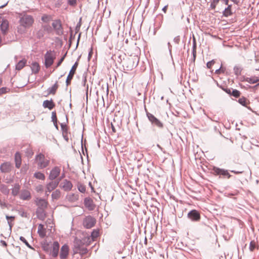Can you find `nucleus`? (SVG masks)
<instances>
[{
  "label": "nucleus",
  "mask_w": 259,
  "mask_h": 259,
  "mask_svg": "<svg viewBox=\"0 0 259 259\" xmlns=\"http://www.w3.org/2000/svg\"><path fill=\"white\" fill-rule=\"evenodd\" d=\"M213 174L217 176H219L221 178L226 179V175L227 174L228 171H230L235 175L241 174L243 172V170H231L226 169L224 168H220L217 166H213L212 168Z\"/></svg>",
  "instance_id": "obj_1"
},
{
  "label": "nucleus",
  "mask_w": 259,
  "mask_h": 259,
  "mask_svg": "<svg viewBox=\"0 0 259 259\" xmlns=\"http://www.w3.org/2000/svg\"><path fill=\"white\" fill-rule=\"evenodd\" d=\"M21 16L19 22L21 26L25 28L30 27L34 23V20L31 15H29L25 13L20 14Z\"/></svg>",
  "instance_id": "obj_2"
},
{
  "label": "nucleus",
  "mask_w": 259,
  "mask_h": 259,
  "mask_svg": "<svg viewBox=\"0 0 259 259\" xmlns=\"http://www.w3.org/2000/svg\"><path fill=\"white\" fill-rule=\"evenodd\" d=\"M145 110L146 114V116L148 119L149 121L151 123L152 125L156 126L159 128H162L164 127L163 123L157 117H156L153 114L149 113L146 107L145 106Z\"/></svg>",
  "instance_id": "obj_3"
},
{
  "label": "nucleus",
  "mask_w": 259,
  "mask_h": 259,
  "mask_svg": "<svg viewBox=\"0 0 259 259\" xmlns=\"http://www.w3.org/2000/svg\"><path fill=\"white\" fill-rule=\"evenodd\" d=\"M54 51H48L44 55V65L46 68H50L56 59V55L54 54Z\"/></svg>",
  "instance_id": "obj_4"
},
{
  "label": "nucleus",
  "mask_w": 259,
  "mask_h": 259,
  "mask_svg": "<svg viewBox=\"0 0 259 259\" xmlns=\"http://www.w3.org/2000/svg\"><path fill=\"white\" fill-rule=\"evenodd\" d=\"M136 59V58H133L130 57H125V58H123L122 66L124 70L130 71L134 67H136L138 65V62L136 64L135 62V60Z\"/></svg>",
  "instance_id": "obj_5"
},
{
  "label": "nucleus",
  "mask_w": 259,
  "mask_h": 259,
  "mask_svg": "<svg viewBox=\"0 0 259 259\" xmlns=\"http://www.w3.org/2000/svg\"><path fill=\"white\" fill-rule=\"evenodd\" d=\"M35 160L38 162V167L40 169L46 167L50 163V161L46 159L44 154L41 153H39L35 156Z\"/></svg>",
  "instance_id": "obj_6"
},
{
  "label": "nucleus",
  "mask_w": 259,
  "mask_h": 259,
  "mask_svg": "<svg viewBox=\"0 0 259 259\" xmlns=\"http://www.w3.org/2000/svg\"><path fill=\"white\" fill-rule=\"evenodd\" d=\"M187 218L191 222H198L201 218V212L197 209H193L188 212Z\"/></svg>",
  "instance_id": "obj_7"
},
{
  "label": "nucleus",
  "mask_w": 259,
  "mask_h": 259,
  "mask_svg": "<svg viewBox=\"0 0 259 259\" xmlns=\"http://www.w3.org/2000/svg\"><path fill=\"white\" fill-rule=\"evenodd\" d=\"M53 30L55 31L56 34L57 35H62L63 34V27L60 19L55 20L52 23Z\"/></svg>",
  "instance_id": "obj_8"
},
{
  "label": "nucleus",
  "mask_w": 259,
  "mask_h": 259,
  "mask_svg": "<svg viewBox=\"0 0 259 259\" xmlns=\"http://www.w3.org/2000/svg\"><path fill=\"white\" fill-rule=\"evenodd\" d=\"M79 59V57L77 59V61L74 63V64L72 66L69 74L67 77L66 80V86H68L71 84V80L72 79L75 72L76 70L78 67V60Z\"/></svg>",
  "instance_id": "obj_9"
},
{
  "label": "nucleus",
  "mask_w": 259,
  "mask_h": 259,
  "mask_svg": "<svg viewBox=\"0 0 259 259\" xmlns=\"http://www.w3.org/2000/svg\"><path fill=\"white\" fill-rule=\"evenodd\" d=\"M96 223V220L91 215L86 216L83 220V226L86 229H91Z\"/></svg>",
  "instance_id": "obj_10"
},
{
  "label": "nucleus",
  "mask_w": 259,
  "mask_h": 259,
  "mask_svg": "<svg viewBox=\"0 0 259 259\" xmlns=\"http://www.w3.org/2000/svg\"><path fill=\"white\" fill-rule=\"evenodd\" d=\"M85 239L82 240L75 238L74 242V254L78 253L79 250H81V248H82V246L85 244Z\"/></svg>",
  "instance_id": "obj_11"
},
{
  "label": "nucleus",
  "mask_w": 259,
  "mask_h": 259,
  "mask_svg": "<svg viewBox=\"0 0 259 259\" xmlns=\"http://www.w3.org/2000/svg\"><path fill=\"white\" fill-rule=\"evenodd\" d=\"M1 23L0 24V29L2 31V34L4 35H6L9 31V23L8 21L6 19H2L1 21Z\"/></svg>",
  "instance_id": "obj_12"
},
{
  "label": "nucleus",
  "mask_w": 259,
  "mask_h": 259,
  "mask_svg": "<svg viewBox=\"0 0 259 259\" xmlns=\"http://www.w3.org/2000/svg\"><path fill=\"white\" fill-rule=\"evenodd\" d=\"M59 248L60 244L59 242L57 241H54L52 245V249H50V253L53 257L55 258L58 256Z\"/></svg>",
  "instance_id": "obj_13"
},
{
  "label": "nucleus",
  "mask_w": 259,
  "mask_h": 259,
  "mask_svg": "<svg viewBox=\"0 0 259 259\" xmlns=\"http://www.w3.org/2000/svg\"><path fill=\"white\" fill-rule=\"evenodd\" d=\"M12 164L9 162L2 163L0 165L1 171L3 173L9 172L12 170Z\"/></svg>",
  "instance_id": "obj_14"
},
{
  "label": "nucleus",
  "mask_w": 259,
  "mask_h": 259,
  "mask_svg": "<svg viewBox=\"0 0 259 259\" xmlns=\"http://www.w3.org/2000/svg\"><path fill=\"white\" fill-rule=\"evenodd\" d=\"M84 205L89 210H93L96 207L93 200L90 197H85L84 199Z\"/></svg>",
  "instance_id": "obj_15"
},
{
  "label": "nucleus",
  "mask_w": 259,
  "mask_h": 259,
  "mask_svg": "<svg viewBox=\"0 0 259 259\" xmlns=\"http://www.w3.org/2000/svg\"><path fill=\"white\" fill-rule=\"evenodd\" d=\"M61 170L58 166H55L51 170L50 175L49 176V179L50 180H55L57 177H58L60 174Z\"/></svg>",
  "instance_id": "obj_16"
},
{
  "label": "nucleus",
  "mask_w": 259,
  "mask_h": 259,
  "mask_svg": "<svg viewBox=\"0 0 259 259\" xmlns=\"http://www.w3.org/2000/svg\"><path fill=\"white\" fill-rule=\"evenodd\" d=\"M69 253V247L67 244H64L61 248L60 257L61 259H66Z\"/></svg>",
  "instance_id": "obj_17"
},
{
  "label": "nucleus",
  "mask_w": 259,
  "mask_h": 259,
  "mask_svg": "<svg viewBox=\"0 0 259 259\" xmlns=\"http://www.w3.org/2000/svg\"><path fill=\"white\" fill-rule=\"evenodd\" d=\"M35 204L37 208L46 209L48 207V202L44 198H37L35 200Z\"/></svg>",
  "instance_id": "obj_18"
},
{
  "label": "nucleus",
  "mask_w": 259,
  "mask_h": 259,
  "mask_svg": "<svg viewBox=\"0 0 259 259\" xmlns=\"http://www.w3.org/2000/svg\"><path fill=\"white\" fill-rule=\"evenodd\" d=\"M36 214L37 218L41 221H44L47 217V214L45 211V209L37 208L36 210Z\"/></svg>",
  "instance_id": "obj_19"
},
{
  "label": "nucleus",
  "mask_w": 259,
  "mask_h": 259,
  "mask_svg": "<svg viewBox=\"0 0 259 259\" xmlns=\"http://www.w3.org/2000/svg\"><path fill=\"white\" fill-rule=\"evenodd\" d=\"M62 184V185L60 187L65 191L71 190L73 187L72 183L67 179H65Z\"/></svg>",
  "instance_id": "obj_20"
},
{
  "label": "nucleus",
  "mask_w": 259,
  "mask_h": 259,
  "mask_svg": "<svg viewBox=\"0 0 259 259\" xmlns=\"http://www.w3.org/2000/svg\"><path fill=\"white\" fill-rule=\"evenodd\" d=\"M242 81H246L250 84H254L259 81V77L256 76H253L250 77L243 76Z\"/></svg>",
  "instance_id": "obj_21"
},
{
  "label": "nucleus",
  "mask_w": 259,
  "mask_h": 259,
  "mask_svg": "<svg viewBox=\"0 0 259 259\" xmlns=\"http://www.w3.org/2000/svg\"><path fill=\"white\" fill-rule=\"evenodd\" d=\"M227 7H226L225 10L223 11V16L225 17H228L230 16H231L233 14V12H232V5L229 4L228 3Z\"/></svg>",
  "instance_id": "obj_22"
},
{
  "label": "nucleus",
  "mask_w": 259,
  "mask_h": 259,
  "mask_svg": "<svg viewBox=\"0 0 259 259\" xmlns=\"http://www.w3.org/2000/svg\"><path fill=\"white\" fill-rule=\"evenodd\" d=\"M42 106L45 108H48L49 110H52L55 107V104L52 99L51 100H46L43 102Z\"/></svg>",
  "instance_id": "obj_23"
},
{
  "label": "nucleus",
  "mask_w": 259,
  "mask_h": 259,
  "mask_svg": "<svg viewBox=\"0 0 259 259\" xmlns=\"http://www.w3.org/2000/svg\"><path fill=\"white\" fill-rule=\"evenodd\" d=\"M31 198V194L27 190L22 191L20 195V198L23 200H29Z\"/></svg>",
  "instance_id": "obj_24"
},
{
  "label": "nucleus",
  "mask_w": 259,
  "mask_h": 259,
  "mask_svg": "<svg viewBox=\"0 0 259 259\" xmlns=\"http://www.w3.org/2000/svg\"><path fill=\"white\" fill-rule=\"evenodd\" d=\"M59 88V84L58 81H56V82L51 87L48 89L47 92L48 95H55Z\"/></svg>",
  "instance_id": "obj_25"
},
{
  "label": "nucleus",
  "mask_w": 259,
  "mask_h": 259,
  "mask_svg": "<svg viewBox=\"0 0 259 259\" xmlns=\"http://www.w3.org/2000/svg\"><path fill=\"white\" fill-rule=\"evenodd\" d=\"M40 66L37 62H33L31 64V69L32 73L34 74H37L40 70Z\"/></svg>",
  "instance_id": "obj_26"
},
{
  "label": "nucleus",
  "mask_w": 259,
  "mask_h": 259,
  "mask_svg": "<svg viewBox=\"0 0 259 259\" xmlns=\"http://www.w3.org/2000/svg\"><path fill=\"white\" fill-rule=\"evenodd\" d=\"M37 233L41 238H44L46 236V230L42 224L38 225Z\"/></svg>",
  "instance_id": "obj_27"
},
{
  "label": "nucleus",
  "mask_w": 259,
  "mask_h": 259,
  "mask_svg": "<svg viewBox=\"0 0 259 259\" xmlns=\"http://www.w3.org/2000/svg\"><path fill=\"white\" fill-rule=\"evenodd\" d=\"M27 63V60L24 58L20 60L16 65V70H21L24 66H25Z\"/></svg>",
  "instance_id": "obj_28"
},
{
  "label": "nucleus",
  "mask_w": 259,
  "mask_h": 259,
  "mask_svg": "<svg viewBox=\"0 0 259 259\" xmlns=\"http://www.w3.org/2000/svg\"><path fill=\"white\" fill-rule=\"evenodd\" d=\"M21 186L19 183H15L14 188L12 189V195L16 196L19 193Z\"/></svg>",
  "instance_id": "obj_29"
},
{
  "label": "nucleus",
  "mask_w": 259,
  "mask_h": 259,
  "mask_svg": "<svg viewBox=\"0 0 259 259\" xmlns=\"http://www.w3.org/2000/svg\"><path fill=\"white\" fill-rule=\"evenodd\" d=\"M67 198L69 202H74L79 199V195L75 193H71L67 196Z\"/></svg>",
  "instance_id": "obj_30"
},
{
  "label": "nucleus",
  "mask_w": 259,
  "mask_h": 259,
  "mask_svg": "<svg viewBox=\"0 0 259 259\" xmlns=\"http://www.w3.org/2000/svg\"><path fill=\"white\" fill-rule=\"evenodd\" d=\"M163 16L162 14L157 15L155 19V23L158 27H160L163 22Z\"/></svg>",
  "instance_id": "obj_31"
},
{
  "label": "nucleus",
  "mask_w": 259,
  "mask_h": 259,
  "mask_svg": "<svg viewBox=\"0 0 259 259\" xmlns=\"http://www.w3.org/2000/svg\"><path fill=\"white\" fill-rule=\"evenodd\" d=\"M234 72L236 76H239L241 75V72L243 70V68L240 65H236L233 68Z\"/></svg>",
  "instance_id": "obj_32"
},
{
  "label": "nucleus",
  "mask_w": 259,
  "mask_h": 259,
  "mask_svg": "<svg viewBox=\"0 0 259 259\" xmlns=\"http://www.w3.org/2000/svg\"><path fill=\"white\" fill-rule=\"evenodd\" d=\"M0 191L4 195H8L10 193V190L8 188L6 185L2 184L0 186Z\"/></svg>",
  "instance_id": "obj_33"
},
{
  "label": "nucleus",
  "mask_w": 259,
  "mask_h": 259,
  "mask_svg": "<svg viewBox=\"0 0 259 259\" xmlns=\"http://www.w3.org/2000/svg\"><path fill=\"white\" fill-rule=\"evenodd\" d=\"M33 176L36 179L41 180H45L46 178L45 175L40 171L35 172Z\"/></svg>",
  "instance_id": "obj_34"
},
{
  "label": "nucleus",
  "mask_w": 259,
  "mask_h": 259,
  "mask_svg": "<svg viewBox=\"0 0 259 259\" xmlns=\"http://www.w3.org/2000/svg\"><path fill=\"white\" fill-rule=\"evenodd\" d=\"M67 53H66L63 56L61 57V58L59 60V61L57 62L56 65L54 67V69L51 72L52 73L53 71H54L58 67H59L62 62L64 61L66 56Z\"/></svg>",
  "instance_id": "obj_35"
},
{
  "label": "nucleus",
  "mask_w": 259,
  "mask_h": 259,
  "mask_svg": "<svg viewBox=\"0 0 259 259\" xmlns=\"http://www.w3.org/2000/svg\"><path fill=\"white\" fill-rule=\"evenodd\" d=\"M42 27L45 32H46L48 34H50L53 32L52 27L49 24L43 25H42Z\"/></svg>",
  "instance_id": "obj_36"
},
{
  "label": "nucleus",
  "mask_w": 259,
  "mask_h": 259,
  "mask_svg": "<svg viewBox=\"0 0 259 259\" xmlns=\"http://www.w3.org/2000/svg\"><path fill=\"white\" fill-rule=\"evenodd\" d=\"M61 194V192L59 190L57 189L54 191L52 194V198L53 199L57 200L59 198Z\"/></svg>",
  "instance_id": "obj_37"
},
{
  "label": "nucleus",
  "mask_w": 259,
  "mask_h": 259,
  "mask_svg": "<svg viewBox=\"0 0 259 259\" xmlns=\"http://www.w3.org/2000/svg\"><path fill=\"white\" fill-rule=\"evenodd\" d=\"M238 102L242 106L246 107L247 104V99L244 97H242L238 99Z\"/></svg>",
  "instance_id": "obj_38"
},
{
  "label": "nucleus",
  "mask_w": 259,
  "mask_h": 259,
  "mask_svg": "<svg viewBox=\"0 0 259 259\" xmlns=\"http://www.w3.org/2000/svg\"><path fill=\"white\" fill-rule=\"evenodd\" d=\"M45 34V32L42 27L38 30L36 32V36L38 39L42 38Z\"/></svg>",
  "instance_id": "obj_39"
},
{
  "label": "nucleus",
  "mask_w": 259,
  "mask_h": 259,
  "mask_svg": "<svg viewBox=\"0 0 259 259\" xmlns=\"http://www.w3.org/2000/svg\"><path fill=\"white\" fill-rule=\"evenodd\" d=\"M60 126L62 134H64L65 133H68V127L66 123H61Z\"/></svg>",
  "instance_id": "obj_40"
},
{
  "label": "nucleus",
  "mask_w": 259,
  "mask_h": 259,
  "mask_svg": "<svg viewBox=\"0 0 259 259\" xmlns=\"http://www.w3.org/2000/svg\"><path fill=\"white\" fill-rule=\"evenodd\" d=\"M77 189L79 192L84 193L86 191L85 186L81 183H78L77 185Z\"/></svg>",
  "instance_id": "obj_41"
},
{
  "label": "nucleus",
  "mask_w": 259,
  "mask_h": 259,
  "mask_svg": "<svg viewBox=\"0 0 259 259\" xmlns=\"http://www.w3.org/2000/svg\"><path fill=\"white\" fill-rule=\"evenodd\" d=\"M42 248L43 250L47 252H49L51 249L50 244L47 242H45L42 244Z\"/></svg>",
  "instance_id": "obj_42"
},
{
  "label": "nucleus",
  "mask_w": 259,
  "mask_h": 259,
  "mask_svg": "<svg viewBox=\"0 0 259 259\" xmlns=\"http://www.w3.org/2000/svg\"><path fill=\"white\" fill-rule=\"evenodd\" d=\"M241 95L239 91L236 89H233L230 96H233L235 98H238Z\"/></svg>",
  "instance_id": "obj_43"
},
{
  "label": "nucleus",
  "mask_w": 259,
  "mask_h": 259,
  "mask_svg": "<svg viewBox=\"0 0 259 259\" xmlns=\"http://www.w3.org/2000/svg\"><path fill=\"white\" fill-rule=\"evenodd\" d=\"M52 182H50L46 186L47 191L48 192H51L52 191L55 189L56 188L54 186L53 184H51Z\"/></svg>",
  "instance_id": "obj_44"
},
{
  "label": "nucleus",
  "mask_w": 259,
  "mask_h": 259,
  "mask_svg": "<svg viewBox=\"0 0 259 259\" xmlns=\"http://www.w3.org/2000/svg\"><path fill=\"white\" fill-rule=\"evenodd\" d=\"M19 240L22 241L23 243H24L26 246H27L28 248L32 249V247L30 244L28 242V241L26 240V239L23 236H20L19 238Z\"/></svg>",
  "instance_id": "obj_45"
},
{
  "label": "nucleus",
  "mask_w": 259,
  "mask_h": 259,
  "mask_svg": "<svg viewBox=\"0 0 259 259\" xmlns=\"http://www.w3.org/2000/svg\"><path fill=\"white\" fill-rule=\"evenodd\" d=\"M100 235L99 231L98 229H94L91 232V236L93 238H97Z\"/></svg>",
  "instance_id": "obj_46"
},
{
  "label": "nucleus",
  "mask_w": 259,
  "mask_h": 259,
  "mask_svg": "<svg viewBox=\"0 0 259 259\" xmlns=\"http://www.w3.org/2000/svg\"><path fill=\"white\" fill-rule=\"evenodd\" d=\"M18 153H16V158H15V166L17 168H19L20 166H21V158L20 157H19V158H18L17 157H16V155Z\"/></svg>",
  "instance_id": "obj_47"
},
{
  "label": "nucleus",
  "mask_w": 259,
  "mask_h": 259,
  "mask_svg": "<svg viewBox=\"0 0 259 259\" xmlns=\"http://www.w3.org/2000/svg\"><path fill=\"white\" fill-rule=\"evenodd\" d=\"M75 34H76L75 33V34L73 33V32L71 30V29L70 28V37H69V46H70L71 45L72 41L75 39Z\"/></svg>",
  "instance_id": "obj_48"
},
{
  "label": "nucleus",
  "mask_w": 259,
  "mask_h": 259,
  "mask_svg": "<svg viewBox=\"0 0 259 259\" xmlns=\"http://www.w3.org/2000/svg\"><path fill=\"white\" fill-rule=\"evenodd\" d=\"M51 19V17L47 14H44L41 16V20L42 21H43L45 23L48 22Z\"/></svg>",
  "instance_id": "obj_49"
},
{
  "label": "nucleus",
  "mask_w": 259,
  "mask_h": 259,
  "mask_svg": "<svg viewBox=\"0 0 259 259\" xmlns=\"http://www.w3.org/2000/svg\"><path fill=\"white\" fill-rule=\"evenodd\" d=\"M197 43L195 37L193 38L192 54L196 53Z\"/></svg>",
  "instance_id": "obj_50"
},
{
  "label": "nucleus",
  "mask_w": 259,
  "mask_h": 259,
  "mask_svg": "<svg viewBox=\"0 0 259 259\" xmlns=\"http://www.w3.org/2000/svg\"><path fill=\"white\" fill-rule=\"evenodd\" d=\"M255 247H256L255 242L254 240L251 241L250 242V244H249V250L251 251H253L255 249Z\"/></svg>",
  "instance_id": "obj_51"
},
{
  "label": "nucleus",
  "mask_w": 259,
  "mask_h": 259,
  "mask_svg": "<svg viewBox=\"0 0 259 259\" xmlns=\"http://www.w3.org/2000/svg\"><path fill=\"white\" fill-rule=\"evenodd\" d=\"M67 4L71 7H75L77 5V0H67Z\"/></svg>",
  "instance_id": "obj_52"
},
{
  "label": "nucleus",
  "mask_w": 259,
  "mask_h": 259,
  "mask_svg": "<svg viewBox=\"0 0 259 259\" xmlns=\"http://www.w3.org/2000/svg\"><path fill=\"white\" fill-rule=\"evenodd\" d=\"M215 60L214 59L207 62V63H206V67H207V68L208 69H211L212 66L215 63Z\"/></svg>",
  "instance_id": "obj_53"
},
{
  "label": "nucleus",
  "mask_w": 259,
  "mask_h": 259,
  "mask_svg": "<svg viewBox=\"0 0 259 259\" xmlns=\"http://www.w3.org/2000/svg\"><path fill=\"white\" fill-rule=\"evenodd\" d=\"M81 18H80L79 22L77 23V24H76V25L75 26V33H77L80 30V28L81 25Z\"/></svg>",
  "instance_id": "obj_54"
},
{
  "label": "nucleus",
  "mask_w": 259,
  "mask_h": 259,
  "mask_svg": "<svg viewBox=\"0 0 259 259\" xmlns=\"http://www.w3.org/2000/svg\"><path fill=\"white\" fill-rule=\"evenodd\" d=\"M88 252V250L87 248L82 247L81 250H79L78 253H80L81 255L86 254Z\"/></svg>",
  "instance_id": "obj_55"
},
{
  "label": "nucleus",
  "mask_w": 259,
  "mask_h": 259,
  "mask_svg": "<svg viewBox=\"0 0 259 259\" xmlns=\"http://www.w3.org/2000/svg\"><path fill=\"white\" fill-rule=\"evenodd\" d=\"M35 190L37 192H42L44 191V187L41 185H39L36 187Z\"/></svg>",
  "instance_id": "obj_56"
},
{
  "label": "nucleus",
  "mask_w": 259,
  "mask_h": 259,
  "mask_svg": "<svg viewBox=\"0 0 259 259\" xmlns=\"http://www.w3.org/2000/svg\"><path fill=\"white\" fill-rule=\"evenodd\" d=\"M8 90V89L7 87H2L0 88V96L7 93Z\"/></svg>",
  "instance_id": "obj_57"
},
{
  "label": "nucleus",
  "mask_w": 259,
  "mask_h": 259,
  "mask_svg": "<svg viewBox=\"0 0 259 259\" xmlns=\"http://www.w3.org/2000/svg\"><path fill=\"white\" fill-rule=\"evenodd\" d=\"M233 89H232V88H224V89H223V90L227 94H228L229 95L231 96V93H232V91Z\"/></svg>",
  "instance_id": "obj_58"
},
{
  "label": "nucleus",
  "mask_w": 259,
  "mask_h": 259,
  "mask_svg": "<svg viewBox=\"0 0 259 259\" xmlns=\"http://www.w3.org/2000/svg\"><path fill=\"white\" fill-rule=\"evenodd\" d=\"M51 118H52V122L54 121L57 120L56 112L55 111H53L52 112Z\"/></svg>",
  "instance_id": "obj_59"
},
{
  "label": "nucleus",
  "mask_w": 259,
  "mask_h": 259,
  "mask_svg": "<svg viewBox=\"0 0 259 259\" xmlns=\"http://www.w3.org/2000/svg\"><path fill=\"white\" fill-rule=\"evenodd\" d=\"M19 214L23 218H28V214L26 212V211H20L19 212Z\"/></svg>",
  "instance_id": "obj_60"
},
{
  "label": "nucleus",
  "mask_w": 259,
  "mask_h": 259,
  "mask_svg": "<svg viewBox=\"0 0 259 259\" xmlns=\"http://www.w3.org/2000/svg\"><path fill=\"white\" fill-rule=\"evenodd\" d=\"M192 54L193 57L192 59H191L190 61L191 64L193 63V65H194V63L195 62L196 58V53H194V54Z\"/></svg>",
  "instance_id": "obj_61"
},
{
  "label": "nucleus",
  "mask_w": 259,
  "mask_h": 259,
  "mask_svg": "<svg viewBox=\"0 0 259 259\" xmlns=\"http://www.w3.org/2000/svg\"><path fill=\"white\" fill-rule=\"evenodd\" d=\"M62 3H62V1L58 0L55 3V7L56 8H60L61 6V5H62Z\"/></svg>",
  "instance_id": "obj_62"
},
{
  "label": "nucleus",
  "mask_w": 259,
  "mask_h": 259,
  "mask_svg": "<svg viewBox=\"0 0 259 259\" xmlns=\"http://www.w3.org/2000/svg\"><path fill=\"white\" fill-rule=\"evenodd\" d=\"M174 41L176 44H179L180 41V36H177L176 37H174Z\"/></svg>",
  "instance_id": "obj_63"
},
{
  "label": "nucleus",
  "mask_w": 259,
  "mask_h": 259,
  "mask_svg": "<svg viewBox=\"0 0 259 259\" xmlns=\"http://www.w3.org/2000/svg\"><path fill=\"white\" fill-rule=\"evenodd\" d=\"M61 179H60L59 180H57V181H51L52 182V184H53L54 186L57 188L59 185V182L60 181Z\"/></svg>",
  "instance_id": "obj_64"
}]
</instances>
